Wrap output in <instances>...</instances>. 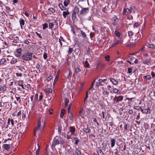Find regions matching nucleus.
I'll return each mask as SVG.
<instances>
[{
  "instance_id": "nucleus-41",
  "label": "nucleus",
  "mask_w": 155,
  "mask_h": 155,
  "mask_svg": "<svg viewBox=\"0 0 155 155\" xmlns=\"http://www.w3.org/2000/svg\"><path fill=\"white\" fill-rule=\"evenodd\" d=\"M110 56L109 55H107L104 56V58L106 61H110Z\"/></svg>"
},
{
  "instance_id": "nucleus-58",
  "label": "nucleus",
  "mask_w": 155,
  "mask_h": 155,
  "mask_svg": "<svg viewBox=\"0 0 155 155\" xmlns=\"http://www.w3.org/2000/svg\"><path fill=\"white\" fill-rule=\"evenodd\" d=\"M71 106V104H69V105L68 107V113H69L70 112Z\"/></svg>"
},
{
  "instance_id": "nucleus-61",
  "label": "nucleus",
  "mask_w": 155,
  "mask_h": 155,
  "mask_svg": "<svg viewBox=\"0 0 155 155\" xmlns=\"http://www.w3.org/2000/svg\"><path fill=\"white\" fill-rule=\"evenodd\" d=\"M128 72L129 74H130L132 72V68H127Z\"/></svg>"
},
{
  "instance_id": "nucleus-26",
  "label": "nucleus",
  "mask_w": 155,
  "mask_h": 155,
  "mask_svg": "<svg viewBox=\"0 0 155 155\" xmlns=\"http://www.w3.org/2000/svg\"><path fill=\"white\" fill-rule=\"evenodd\" d=\"M80 32L82 36L84 38H86V34L82 31L81 30Z\"/></svg>"
},
{
  "instance_id": "nucleus-42",
  "label": "nucleus",
  "mask_w": 155,
  "mask_h": 155,
  "mask_svg": "<svg viewBox=\"0 0 155 155\" xmlns=\"http://www.w3.org/2000/svg\"><path fill=\"white\" fill-rule=\"evenodd\" d=\"M144 78L146 79H151V76L150 75H147L146 76H143Z\"/></svg>"
},
{
  "instance_id": "nucleus-49",
  "label": "nucleus",
  "mask_w": 155,
  "mask_h": 155,
  "mask_svg": "<svg viewBox=\"0 0 155 155\" xmlns=\"http://www.w3.org/2000/svg\"><path fill=\"white\" fill-rule=\"evenodd\" d=\"M75 72L76 73H79L80 71V70L79 68H76L75 69Z\"/></svg>"
},
{
  "instance_id": "nucleus-10",
  "label": "nucleus",
  "mask_w": 155,
  "mask_h": 155,
  "mask_svg": "<svg viewBox=\"0 0 155 155\" xmlns=\"http://www.w3.org/2000/svg\"><path fill=\"white\" fill-rule=\"evenodd\" d=\"M21 49L20 48H18L16 50L15 53V55L17 57H20L21 54Z\"/></svg>"
},
{
  "instance_id": "nucleus-13",
  "label": "nucleus",
  "mask_w": 155,
  "mask_h": 155,
  "mask_svg": "<svg viewBox=\"0 0 155 155\" xmlns=\"http://www.w3.org/2000/svg\"><path fill=\"white\" fill-rule=\"evenodd\" d=\"M11 38L12 40H13V41L14 42H18L19 40L18 37L15 36V35L12 37Z\"/></svg>"
},
{
  "instance_id": "nucleus-12",
  "label": "nucleus",
  "mask_w": 155,
  "mask_h": 155,
  "mask_svg": "<svg viewBox=\"0 0 155 155\" xmlns=\"http://www.w3.org/2000/svg\"><path fill=\"white\" fill-rule=\"evenodd\" d=\"M0 65H5L6 64V60L5 58H0Z\"/></svg>"
},
{
  "instance_id": "nucleus-46",
  "label": "nucleus",
  "mask_w": 155,
  "mask_h": 155,
  "mask_svg": "<svg viewBox=\"0 0 155 155\" xmlns=\"http://www.w3.org/2000/svg\"><path fill=\"white\" fill-rule=\"evenodd\" d=\"M46 91L48 93H51L52 92V90L51 88L49 87L46 89Z\"/></svg>"
},
{
  "instance_id": "nucleus-28",
  "label": "nucleus",
  "mask_w": 155,
  "mask_h": 155,
  "mask_svg": "<svg viewBox=\"0 0 155 155\" xmlns=\"http://www.w3.org/2000/svg\"><path fill=\"white\" fill-rule=\"evenodd\" d=\"M71 18L73 20H75L77 18L76 13L73 12Z\"/></svg>"
},
{
  "instance_id": "nucleus-43",
  "label": "nucleus",
  "mask_w": 155,
  "mask_h": 155,
  "mask_svg": "<svg viewBox=\"0 0 155 155\" xmlns=\"http://www.w3.org/2000/svg\"><path fill=\"white\" fill-rule=\"evenodd\" d=\"M84 66L85 67L88 68L89 66V64L87 61H85Z\"/></svg>"
},
{
  "instance_id": "nucleus-2",
  "label": "nucleus",
  "mask_w": 155,
  "mask_h": 155,
  "mask_svg": "<svg viewBox=\"0 0 155 155\" xmlns=\"http://www.w3.org/2000/svg\"><path fill=\"white\" fill-rule=\"evenodd\" d=\"M32 57V54L30 52H28L24 54L21 57L22 59L25 61H29Z\"/></svg>"
},
{
  "instance_id": "nucleus-36",
  "label": "nucleus",
  "mask_w": 155,
  "mask_h": 155,
  "mask_svg": "<svg viewBox=\"0 0 155 155\" xmlns=\"http://www.w3.org/2000/svg\"><path fill=\"white\" fill-rule=\"evenodd\" d=\"M79 8L77 6H76L74 8V10L73 12L75 13H78L79 12Z\"/></svg>"
},
{
  "instance_id": "nucleus-30",
  "label": "nucleus",
  "mask_w": 155,
  "mask_h": 155,
  "mask_svg": "<svg viewBox=\"0 0 155 155\" xmlns=\"http://www.w3.org/2000/svg\"><path fill=\"white\" fill-rule=\"evenodd\" d=\"M59 42L60 43L61 46H62V43L61 42V41H64V39L61 36L60 37V38L59 39Z\"/></svg>"
},
{
  "instance_id": "nucleus-64",
  "label": "nucleus",
  "mask_w": 155,
  "mask_h": 155,
  "mask_svg": "<svg viewBox=\"0 0 155 155\" xmlns=\"http://www.w3.org/2000/svg\"><path fill=\"white\" fill-rule=\"evenodd\" d=\"M49 10L52 13L55 12V10L53 8H49Z\"/></svg>"
},
{
  "instance_id": "nucleus-54",
  "label": "nucleus",
  "mask_w": 155,
  "mask_h": 155,
  "mask_svg": "<svg viewBox=\"0 0 155 155\" xmlns=\"http://www.w3.org/2000/svg\"><path fill=\"white\" fill-rule=\"evenodd\" d=\"M134 109L137 110H139L140 109V110H141V107H140V106H134Z\"/></svg>"
},
{
  "instance_id": "nucleus-45",
  "label": "nucleus",
  "mask_w": 155,
  "mask_h": 155,
  "mask_svg": "<svg viewBox=\"0 0 155 155\" xmlns=\"http://www.w3.org/2000/svg\"><path fill=\"white\" fill-rule=\"evenodd\" d=\"M148 47L151 48L155 49V46L153 44H149L148 45Z\"/></svg>"
},
{
  "instance_id": "nucleus-63",
  "label": "nucleus",
  "mask_w": 155,
  "mask_h": 155,
  "mask_svg": "<svg viewBox=\"0 0 155 155\" xmlns=\"http://www.w3.org/2000/svg\"><path fill=\"white\" fill-rule=\"evenodd\" d=\"M83 86V84H81V86L80 87V89H79V91L78 92V93H79V92H80L82 91V88Z\"/></svg>"
},
{
  "instance_id": "nucleus-51",
  "label": "nucleus",
  "mask_w": 155,
  "mask_h": 155,
  "mask_svg": "<svg viewBox=\"0 0 155 155\" xmlns=\"http://www.w3.org/2000/svg\"><path fill=\"white\" fill-rule=\"evenodd\" d=\"M149 61L148 60H144L143 61V63L144 64H147L148 65L149 63Z\"/></svg>"
},
{
  "instance_id": "nucleus-17",
  "label": "nucleus",
  "mask_w": 155,
  "mask_h": 155,
  "mask_svg": "<svg viewBox=\"0 0 155 155\" xmlns=\"http://www.w3.org/2000/svg\"><path fill=\"white\" fill-rule=\"evenodd\" d=\"M3 148L6 150H8L10 148V145L7 144H4L3 145Z\"/></svg>"
},
{
  "instance_id": "nucleus-33",
  "label": "nucleus",
  "mask_w": 155,
  "mask_h": 155,
  "mask_svg": "<svg viewBox=\"0 0 155 155\" xmlns=\"http://www.w3.org/2000/svg\"><path fill=\"white\" fill-rule=\"evenodd\" d=\"M6 87L5 85H3L0 87V91H4L6 90Z\"/></svg>"
},
{
  "instance_id": "nucleus-35",
  "label": "nucleus",
  "mask_w": 155,
  "mask_h": 155,
  "mask_svg": "<svg viewBox=\"0 0 155 155\" xmlns=\"http://www.w3.org/2000/svg\"><path fill=\"white\" fill-rule=\"evenodd\" d=\"M102 94L105 96L107 97L109 94V93L108 91H104L103 92Z\"/></svg>"
},
{
  "instance_id": "nucleus-22",
  "label": "nucleus",
  "mask_w": 155,
  "mask_h": 155,
  "mask_svg": "<svg viewBox=\"0 0 155 155\" xmlns=\"http://www.w3.org/2000/svg\"><path fill=\"white\" fill-rule=\"evenodd\" d=\"M115 34L118 37L120 38L121 35L120 32L117 30H115Z\"/></svg>"
},
{
  "instance_id": "nucleus-19",
  "label": "nucleus",
  "mask_w": 155,
  "mask_h": 155,
  "mask_svg": "<svg viewBox=\"0 0 155 155\" xmlns=\"http://www.w3.org/2000/svg\"><path fill=\"white\" fill-rule=\"evenodd\" d=\"M110 80L114 84L116 85L118 84V81L113 78H110Z\"/></svg>"
},
{
  "instance_id": "nucleus-37",
  "label": "nucleus",
  "mask_w": 155,
  "mask_h": 155,
  "mask_svg": "<svg viewBox=\"0 0 155 155\" xmlns=\"http://www.w3.org/2000/svg\"><path fill=\"white\" fill-rule=\"evenodd\" d=\"M70 131L72 133H74L75 131V129L73 127H70Z\"/></svg>"
},
{
  "instance_id": "nucleus-55",
  "label": "nucleus",
  "mask_w": 155,
  "mask_h": 155,
  "mask_svg": "<svg viewBox=\"0 0 155 155\" xmlns=\"http://www.w3.org/2000/svg\"><path fill=\"white\" fill-rule=\"evenodd\" d=\"M107 79H99V82H101V83L102 82L104 83L106 81Z\"/></svg>"
},
{
  "instance_id": "nucleus-60",
  "label": "nucleus",
  "mask_w": 155,
  "mask_h": 155,
  "mask_svg": "<svg viewBox=\"0 0 155 155\" xmlns=\"http://www.w3.org/2000/svg\"><path fill=\"white\" fill-rule=\"evenodd\" d=\"M124 128L125 130H127L128 127V125L127 124H125L124 126Z\"/></svg>"
},
{
  "instance_id": "nucleus-9",
  "label": "nucleus",
  "mask_w": 155,
  "mask_h": 155,
  "mask_svg": "<svg viewBox=\"0 0 155 155\" xmlns=\"http://www.w3.org/2000/svg\"><path fill=\"white\" fill-rule=\"evenodd\" d=\"M89 8H83L80 12V13L82 15H84L88 12Z\"/></svg>"
},
{
  "instance_id": "nucleus-62",
  "label": "nucleus",
  "mask_w": 155,
  "mask_h": 155,
  "mask_svg": "<svg viewBox=\"0 0 155 155\" xmlns=\"http://www.w3.org/2000/svg\"><path fill=\"white\" fill-rule=\"evenodd\" d=\"M15 74L16 76L18 77H21L22 75V74L21 73H15Z\"/></svg>"
},
{
  "instance_id": "nucleus-47",
  "label": "nucleus",
  "mask_w": 155,
  "mask_h": 155,
  "mask_svg": "<svg viewBox=\"0 0 155 155\" xmlns=\"http://www.w3.org/2000/svg\"><path fill=\"white\" fill-rule=\"evenodd\" d=\"M48 27V25L47 23H45L43 24V29H45L47 28Z\"/></svg>"
},
{
  "instance_id": "nucleus-20",
  "label": "nucleus",
  "mask_w": 155,
  "mask_h": 155,
  "mask_svg": "<svg viewBox=\"0 0 155 155\" xmlns=\"http://www.w3.org/2000/svg\"><path fill=\"white\" fill-rule=\"evenodd\" d=\"M69 14V12L68 10L66 11H63V15L64 18H66L67 15Z\"/></svg>"
},
{
  "instance_id": "nucleus-25",
  "label": "nucleus",
  "mask_w": 155,
  "mask_h": 155,
  "mask_svg": "<svg viewBox=\"0 0 155 155\" xmlns=\"http://www.w3.org/2000/svg\"><path fill=\"white\" fill-rule=\"evenodd\" d=\"M5 108L6 109H8L11 107V104L8 102L5 103Z\"/></svg>"
},
{
  "instance_id": "nucleus-24",
  "label": "nucleus",
  "mask_w": 155,
  "mask_h": 155,
  "mask_svg": "<svg viewBox=\"0 0 155 155\" xmlns=\"http://www.w3.org/2000/svg\"><path fill=\"white\" fill-rule=\"evenodd\" d=\"M59 75V71H58L57 74L55 78L54 81V84H55L56 81H58Z\"/></svg>"
},
{
  "instance_id": "nucleus-27",
  "label": "nucleus",
  "mask_w": 155,
  "mask_h": 155,
  "mask_svg": "<svg viewBox=\"0 0 155 155\" xmlns=\"http://www.w3.org/2000/svg\"><path fill=\"white\" fill-rule=\"evenodd\" d=\"M58 6L62 10H65L66 9V8L64 7L62 4H59Z\"/></svg>"
},
{
  "instance_id": "nucleus-59",
  "label": "nucleus",
  "mask_w": 155,
  "mask_h": 155,
  "mask_svg": "<svg viewBox=\"0 0 155 155\" xmlns=\"http://www.w3.org/2000/svg\"><path fill=\"white\" fill-rule=\"evenodd\" d=\"M49 27L51 28H52L53 27V26H54L53 23H52V22L50 23L49 24Z\"/></svg>"
},
{
  "instance_id": "nucleus-14",
  "label": "nucleus",
  "mask_w": 155,
  "mask_h": 155,
  "mask_svg": "<svg viewBox=\"0 0 155 155\" xmlns=\"http://www.w3.org/2000/svg\"><path fill=\"white\" fill-rule=\"evenodd\" d=\"M111 147H113L115 145L116 143V140L114 139H112L110 141Z\"/></svg>"
},
{
  "instance_id": "nucleus-56",
  "label": "nucleus",
  "mask_w": 155,
  "mask_h": 155,
  "mask_svg": "<svg viewBox=\"0 0 155 155\" xmlns=\"http://www.w3.org/2000/svg\"><path fill=\"white\" fill-rule=\"evenodd\" d=\"M75 152L78 155H81V152L80 150H77L75 151Z\"/></svg>"
},
{
  "instance_id": "nucleus-39",
  "label": "nucleus",
  "mask_w": 155,
  "mask_h": 155,
  "mask_svg": "<svg viewBox=\"0 0 155 155\" xmlns=\"http://www.w3.org/2000/svg\"><path fill=\"white\" fill-rule=\"evenodd\" d=\"M65 112L64 109H62L61 110V113L60 115V116L61 117H62L64 115V114Z\"/></svg>"
},
{
  "instance_id": "nucleus-16",
  "label": "nucleus",
  "mask_w": 155,
  "mask_h": 155,
  "mask_svg": "<svg viewBox=\"0 0 155 155\" xmlns=\"http://www.w3.org/2000/svg\"><path fill=\"white\" fill-rule=\"evenodd\" d=\"M79 116L80 117L84 118V114L82 110H81L79 113Z\"/></svg>"
},
{
  "instance_id": "nucleus-8",
  "label": "nucleus",
  "mask_w": 155,
  "mask_h": 155,
  "mask_svg": "<svg viewBox=\"0 0 155 155\" xmlns=\"http://www.w3.org/2000/svg\"><path fill=\"white\" fill-rule=\"evenodd\" d=\"M14 125V122L13 120L10 118L8 119L7 124L6 126L7 127H8L9 126L10 127H12Z\"/></svg>"
},
{
  "instance_id": "nucleus-18",
  "label": "nucleus",
  "mask_w": 155,
  "mask_h": 155,
  "mask_svg": "<svg viewBox=\"0 0 155 155\" xmlns=\"http://www.w3.org/2000/svg\"><path fill=\"white\" fill-rule=\"evenodd\" d=\"M83 130L84 132L87 133H89L90 131V128L88 127L87 126L86 127H84Z\"/></svg>"
},
{
  "instance_id": "nucleus-11",
  "label": "nucleus",
  "mask_w": 155,
  "mask_h": 155,
  "mask_svg": "<svg viewBox=\"0 0 155 155\" xmlns=\"http://www.w3.org/2000/svg\"><path fill=\"white\" fill-rule=\"evenodd\" d=\"M112 24L114 25H116L118 21V18L115 16L112 18Z\"/></svg>"
},
{
  "instance_id": "nucleus-52",
  "label": "nucleus",
  "mask_w": 155,
  "mask_h": 155,
  "mask_svg": "<svg viewBox=\"0 0 155 155\" xmlns=\"http://www.w3.org/2000/svg\"><path fill=\"white\" fill-rule=\"evenodd\" d=\"M52 77L51 76H50L49 77L47 78L46 79V81H47V82L49 81L50 80H51Z\"/></svg>"
},
{
  "instance_id": "nucleus-1",
  "label": "nucleus",
  "mask_w": 155,
  "mask_h": 155,
  "mask_svg": "<svg viewBox=\"0 0 155 155\" xmlns=\"http://www.w3.org/2000/svg\"><path fill=\"white\" fill-rule=\"evenodd\" d=\"M46 121L45 118L43 117H40L38 119L37 126L35 129L34 135L36 136L38 134L41 133L44 129Z\"/></svg>"
},
{
  "instance_id": "nucleus-5",
  "label": "nucleus",
  "mask_w": 155,
  "mask_h": 155,
  "mask_svg": "<svg viewBox=\"0 0 155 155\" xmlns=\"http://www.w3.org/2000/svg\"><path fill=\"white\" fill-rule=\"evenodd\" d=\"M123 41V40H121L120 39H118L116 40L113 43H112L110 47L113 48L117 46V45L119 44H122V42Z\"/></svg>"
},
{
  "instance_id": "nucleus-29",
  "label": "nucleus",
  "mask_w": 155,
  "mask_h": 155,
  "mask_svg": "<svg viewBox=\"0 0 155 155\" xmlns=\"http://www.w3.org/2000/svg\"><path fill=\"white\" fill-rule=\"evenodd\" d=\"M18 84L20 86H21L22 87H23V81H19L18 82Z\"/></svg>"
},
{
  "instance_id": "nucleus-50",
  "label": "nucleus",
  "mask_w": 155,
  "mask_h": 155,
  "mask_svg": "<svg viewBox=\"0 0 155 155\" xmlns=\"http://www.w3.org/2000/svg\"><path fill=\"white\" fill-rule=\"evenodd\" d=\"M64 101L65 103V105L67 106L68 103L69 102V100L67 98L64 99Z\"/></svg>"
},
{
  "instance_id": "nucleus-57",
  "label": "nucleus",
  "mask_w": 155,
  "mask_h": 155,
  "mask_svg": "<svg viewBox=\"0 0 155 155\" xmlns=\"http://www.w3.org/2000/svg\"><path fill=\"white\" fill-rule=\"evenodd\" d=\"M47 54L46 53L44 52L43 54V58L45 59H46L47 58Z\"/></svg>"
},
{
  "instance_id": "nucleus-21",
  "label": "nucleus",
  "mask_w": 155,
  "mask_h": 155,
  "mask_svg": "<svg viewBox=\"0 0 155 155\" xmlns=\"http://www.w3.org/2000/svg\"><path fill=\"white\" fill-rule=\"evenodd\" d=\"M37 148H38V149L36 151V152L37 153L38 152V150L39 148V145L38 143L35 144V147L34 149H33V148H32V151L35 150Z\"/></svg>"
},
{
  "instance_id": "nucleus-32",
  "label": "nucleus",
  "mask_w": 155,
  "mask_h": 155,
  "mask_svg": "<svg viewBox=\"0 0 155 155\" xmlns=\"http://www.w3.org/2000/svg\"><path fill=\"white\" fill-rule=\"evenodd\" d=\"M88 91H87L86 93V95L85 98L84 100V103L85 104L87 102V99L88 98Z\"/></svg>"
},
{
  "instance_id": "nucleus-3",
  "label": "nucleus",
  "mask_w": 155,
  "mask_h": 155,
  "mask_svg": "<svg viewBox=\"0 0 155 155\" xmlns=\"http://www.w3.org/2000/svg\"><path fill=\"white\" fill-rule=\"evenodd\" d=\"M134 9H136L135 7L134 6H131L129 8H124L122 12V14L123 15H125L126 13L128 14L131 13L132 12V10Z\"/></svg>"
},
{
  "instance_id": "nucleus-40",
  "label": "nucleus",
  "mask_w": 155,
  "mask_h": 155,
  "mask_svg": "<svg viewBox=\"0 0 155 155\" xmlns=\"http://www.w3.org/2000/svg\"><path fill=\"white\" fill-rule=\"evenodd\" d=\"M140 25V24L138 22H135L134 25V28H137Z\"/></svg>"
},
{
  "instance_id": "nucleus-48",
  "label": "nucleus",
  "mask_w": 155,
  "mask_h": 155,
  "mask_svg": "<svg viewBox=\"0 0 155 155\" xmlns=\"http://www.w3.org/2000/svg\"><path fill=\"white\" fill-rule=\"evenodd\" d=\"M73 51V48H69L68 53L69 54H71Z\"/></svg>"
},
{
  "instance_id": "nucleus-38",
  "label": "nucleus",
  "mask_w": 155,
  "mask_h": 155,
  "mask_svg": "<svg viewBox=\"0 0 155 155\" xmlns=\"http://www.w3.org/2000/svg\"><path fill=\"white\" fill-rule=\"evenodd\" d=\"M38 93H36L35 95V98L34 99V101L35 102H36L38 101Z\"/></svg>"
},
{
  "instance_id": "nucleus-23",
  "label": "nucleus",
  "mask_w": 155,
  "mask_h": 155,
  "mask_svg": "<svg viewBox=\"0 0 155 155\" xmlns=\"http://www.w3.org/2000/svg\"><path fill=\"white\" fill-rule=\"evenodd\" d=\"M68 71L69 72V74L68 76H67V78L69 80H70L72 74V72L71 71V70L70 69H68Z\"/></svg>"
},
{
  "instance_id": "nucleus-53",
  "label": "nucleus",
  "mask_w": 155,
  "mask_h": 155,
  "mask_svg": "<svg viewBox=\"0 0 155 155\" xmlns=\"http://www.w3.org/2000/svg\"><path fill=\"white\" fill-rule=\"evenodd\" d=\"M69 118L71 120H72L73 119V115L72 114L70 113L69 115Z\"/></svg>"
},
{
  "instance_id": "nucleus-4",
  "label": "nucleus",
  "mask_w": 155,
  "mask_h": 155,
  "mask_svg": "<svg viewBox=\"0 0 155 155\" xmlns=\"http://www.w3.org/2000/svg\"><path fill=\"white\" fill-rule=\"evenodd\" d=\"M61 137H55L52 143V148H54L55 147L60 143L59 140H61Z\"/></svg>"
},
{
  "instance_id": "nucleus-6",
  "label": "nucleus",
  "mask_w": 155,
  "mask_h": 155,
  "mask_svg": "<svg viewBox=\"0 0 155 155\" xmlns=\"http://www.w3.org/2000/svg\"><path fill=\"white\" fill-rule=\"evenodd\" d=\"M123 97L122 96H119L118 97L115 96L113 98V104H115L121 102L123 100Z\"/></svg>"
},
{
  "instance_id": "nucleus-34",
  "label": "nucleus",
  "mask_w": 155,
  "mask_h": 155,
  "mask_svg": "<svg viewBox=\"0 0 155 155\" xmlns=\"http://www.w3.org/2000/svg\"><path fill=\"white\" fill-rule=\"evenodd\" d=\"M70 0H65L64 2V4L65 7H67L68 4Z\"/></svg>"
},
{
  "instance_id": "nucleus-7",
  "label": "nucleus",
  "mask_w": 155,
  "mask_h": 155,
  "mask_svg": "<svg viewBox=\"0 0 155 155\" xmlns=\"http://www.w3.org/2000/svg\"><path fill=\"white\" fill-rule=\"evenodd\" d=\"M8 57L10 58V59H11L10 63L12 64H15L17 63L18 61H19V60L13 57L12 56H8Z\"/></svg>"
},
{
  "instance_id": "nucleus-15",
  "label": "nucleus",
  "mask_w": 155,
  "mask_h": 155,
  "mask_svg": "<svg viewBox=\"0 0 155 155\" xmlns=\"http://www.w3.org/2000/svg\"><path fill=\"white\" fill-rule=\"evenodd\" d=\"M20 24L21 27V28H22V26L24 25L25 22L23 19L21 18L19 20Z\"/></svg>"
},
{
  "instance_id": "nucleus-44",
  "label": "nucleus",
  "mask_w": 155,
  "mask_h": 155,
  "mask_svg": "<svg viewBox=\"0 0 155 155\" xmlns=\"http://www.w3.org/2000/svg\"><path fill=\"white\" fill-rule=\"evenodd\" d=\"M113 91L114 93L120 94L119 93V92L120 93V91L117 89L116 88H114L113 89Z\"/></svg>"
},
{
  "instance_id": "nucleus-31",
  "label": "nucleus",
  "mask_w": 155,
  "mask_h": 155,
  "mask_svg": "<svg viewBox=\"0 0 155 155\" xmlns=\"http://www.w3.org/2000/svg\"><path fill=\"white\" fill-rule=\"evenodd\" d=\"M141 112L143 113L147 114L148 112V109H141L140 110Z\"/></svg>"
}]
</instances>
